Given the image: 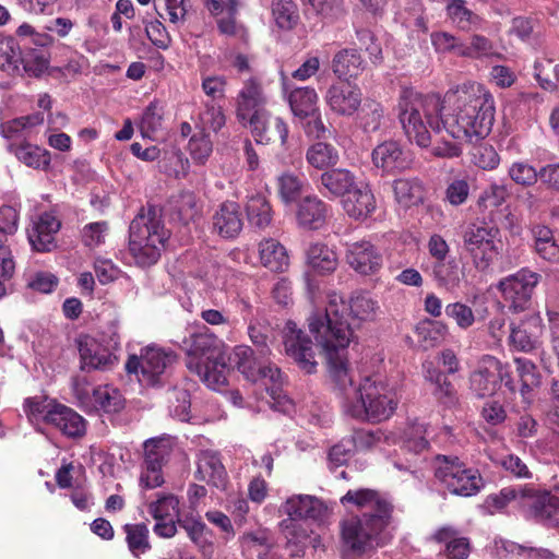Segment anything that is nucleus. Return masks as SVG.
I'll return each instance as SVG.
<instances>
[{"label": "nucleus", "instance_id": "obj_1", "mask_svg": "<svg viewBox=\"0 0 559 559\" xmlns=\"http://www.w3.org/2000/svg\"><path fill=\"white\" fill-rule=\"evenodd\" d=\"M452 112L440 118L442 109L436 95H421L413 90L402 93L399 100V120L406 136L420 147L431 144V132L443 130L460 142L486 138L495 120L492 95L475 82L457 86L447 93Z\"/></svg>", "mask_w": 559, "mask_h": 559}, {"label": "nucleus", "instance_id": "obj_2", "mask_svg": "<svg viewBox=\"0 0 559 559\" xmlns=\"http://www.w3.org/2000/svg\"><path fill=\"white\" fill-rule=\"evenodd\" d=\"M340 501L344 507L364 510L360 515H352L340 524L342 542L348 549L362 555L390 542L388 527L393 506L384 495L369 488L350 489Z\"/></svg>", "mask_w": 559, "mask_h": 559}, {"label": "nucleus", "instance_id": "obj_3", "mask_svg": "<svg viewBox=\"0 0 559 559\" xmlns=\"http://www.w3.org/2000/svg\"><path fill=\"white\" fill-rule=\"evenodd\" d=\"M308 326L325 355L329 379L345 413L346 402L357 394L358 386L347 359V347L353 341V329L340 316L334 304L324 311L311 313L308 318Z\"/></svg>", "mask_w": 559, "mask_h": 559}, {"label": "nucleus", "instance_id": "obj_4", "mask_svg": "<svg viewBox=\"0 0 559 559\" xmlns=\"http://www.w3.org/2000/svg\"><path fill=\"white\" fill-rule=\"evenodd\" d=\"M186 367L213 390L227 384L230 369L227 365L226 346L206 326L199 328L182 340Z\"/></svg>", "mask_w": 559, "mask_h": 559}, {"label": "nucleus", "instance_id": "obj_5", "mask_svg": "<svg viewBox=\"0 0 559 559\" xmlns=\"http://www.w3.org/2000/svg\"><path fill=\"white\" fill-rule=\"evenodd\" d=\"M169 238L162 211L154 205L142 206L129 227V251L138 265L155 264Z\"/></svg>", "mask_w": 559, "mask_h": 559}, {"label": "nucleus", "instance_id": "obj_6", "mask_svg": "<svg viewBox=\"0 0 559 559\" xmlns=\"http://www.w3.org/2000/svg\"><path fill=\"white\" fill-rule=\"evenodd\" d=\"M395 391L377 374L365 377L357 386V394L347 400L345 414L369 421H381L391 417L397 406Z\"/></svg>", "mask_w": 559, "mask_h": 559}, {"label": "nucleus", "instance_id": "obj_7", "mask_svg": "<svg viewBox=\"0 0 559 559\" xmlns=\"http://www.w3.org/2000/svg\"><path fill=\"white\" fill-rule=\"evenodd\" d=\"M462 239L463 248L479 271L487 270L500 254L502 246L500 230L492 224L471 223L464 228Z\"/></svg>", "mask_w": 559, "mask_h": 559}, {"label": "nucleus", "instance_id": "obj_8", "mask_svg": "<svg viewBox=\"0 0 559 559\" xmlns=\"http://www.w3.org/2000/svg\"><path fill=\"white\" fill-rule=\"evenodd\" d=\"M435 476L450 493L455 496H475L484 486L479 472L466 467L457 457L438 455Z\"/></svg>", "mask_w": 559, "mask_h": 559}, {"label": "nucleus", "instance_id": "obj_9", "mask_svg": "<svg viewBox=\"0 0 559 559\" xmlns=\"http://www.w3.org/2000/svg\"><path fill=\"white\" fill-rule=\"evenodd\" d=\"M49 58L45 50L26 48L20 45L16 37H0V67L11 74L22 70L33 78H39L48 71Z\"/></svg>", "mask_w": 559, "mask_h": 559}, {"label": "nucleus", "instance_id": "obj_10", "mask_svg": "<svg viewBox=\"0 0 559 559\" xmlns=\"http://www.w3.org/2000/svg\"><path fill=\"white\" fill-rule=\"evenodd\" d=\"M176 360L177 356L171 350L146 346L141 349L140 356H129L126 370L128 373H135L141 384L156 386L164 383L167 369Z\"/></svg>", "mask_w": 559, "mask_h": 559}, {"label": "nucleus", "instance_id": "obj_11", "mask_svg": "<svg viewBox=\"0 0 559 559\" xmlns=\"http://www.w3.org/2000/svg\"><path fill=\"white\" fill-rule=\"evenodd\" d=\"M257 352L247 345H238L234 348L233 360L238 371L249 381L257 382L258 380L269 379L274 386L269 390L272 399L276 401L285 411V405L290 404L286 396H281L277 384L281 383L282 372L273 364L267 361V358H261L260 355L255 356Z\"/></svg>", "mask_w": 559, "mask_h": 559}, {"label": "nucleus", "instance_id": "obj_12", "mask_svg": "<svg viewBox=\"0 0 559 559\" xmlns=\"http://www.w3.org/2000/svg\"><path fill=\"white\" fill-rule=\"evenodd\" d=\"M72 392L78 404L85 412L114 414L124 406L120 391L110 385L93 386L85 377L72 379Z\"/></svg>", "mask_w": 559, "mask_h": 559}, {"label": "nucleus", "instance_id": "obj_13", "mask_svg": "<svg viewBox=\"0 0 559 559\" xmlns=\"http://www.w3.org/2000/svg\"><path fill=\"white\" fill-rule=\"evenodd\" d=\"M174 445L171 437H157L144 442V461L139 480L142 489H154L164 484L163 467L168 462Z\"/></svg>", "mask_w": 559, "mask_h": 559}, {"label": "nucleus", "instance_id": "obj_14", "mask_svg": "<svg viewBox=\"0 0 559 559\" xmlns=\"http://www.w3.org/2000/svg\"><path fill=\"white\" fill-rule=\"evenodd\" d=\"M502 382L511 392H515L508 368L490 355L483 356L469 374V389L477 397L495 394Z\"/></svg>", "mask_w": 559, "mask_h": 559}, {"label": "nucleus", "instance_id": "obj_15", "mask_svg": "<svg viewBox=\"0 0 559 559\" xmlns=\"http://www.w3.org/2000/svg\"><path fill=\"white\" fill-rule=\"evenodd\" d=\"M540 275L527 269L507 276L499 283V289L508 308L514 312L527 310L532 304L533 290Z\"/></svg>", "mask_w": 559, "mask_h": 559}, {"label": "nucleus", "instance_id": "obj_16", "mask_svg": "<svg viewBox=\"0 0 559 559\" xmlns=\"http://www.w3.org/2000/svg\"><path fill=\"white\" fill-rule=\"evenodd\" d=\"M522 511L548 527L559 528V485L549 491L536 492L525 488Z\"/></svg>", "mask_w": 559, "mask_h": 559}, {"label": "nucleus", "instance_id": "obj_17", "mask_svg": "<svg viewBox=\"0 0 559 559\" xmlns=\"http://www.w3.org/2000/svg\"><path fill=\"white\" fill-rule=\"evenodd\" d=\"M323 99L328 108L338 117H352L358 112L362 103V92L348 81L332 83L325 91Z\"/></svg>", "mask_w": 559, "mask_h": 559}, {"label": "nucleus", "instance_id": "obj_18", "mask_svg": "<svg viewBox=\"0 0 559 559\" xmlns=\"http://www.w3.org/2000/svg\"><path fill=\"white\" fill-rule=\"evenodd\" d=\"M285 353L306 373H313L317 369V361L311 340L297 328L293 321H288L284 329Z\"/></svg>", "mask_w": 559, "mask_h": 559}, {"label": "nucleus", "instance_id": "obj_19", "mask_svg": "<svg viewBox=\"0 0 559 559\" xmlns=\"http://www.w3.org/2000/svg\"><path fill=\"white\" fill-rule=\"evenodd\" d=\"M267 97L261 82L257 78L246 80L236 97V117L238 121L247 127L257 111H265Z\"/></svg>", "mask_w": 559, "mask_h": 559}, {"label": "nucleus", "instance_id": "obj_20", "mask_svg": "<svg viewBox=\"0 0 559 559\" xmlns=\"http://www.w3.org/2000/svg\"><path fill=\"white\" fill-rule=\"evenodd\" d=\"M255 141L266 144L280 140L281 145L285 146L288 138V127L281 117H273L267 110L257 111V114L247 121Z\"/></svg>", "mask_w": 559, "mask_h": 559}, {"label": "nucleus", "instance_id": "obj_21", "mask_svg": "<svg viewBox=\"0 0 559 559\" xmlns=\"http://www.w3.org/2000/svg\"><path fill=\"white\" fill-rule=\"evenodd\" d=\"M332 304L337 307L340 316L352 326L353 331L358 328L361 322L373 320L379 309L377 300L365 293L353 295L348 306L343 302L338 306L334 298L330 301L325 310L330 308Z\"/></svg>", "mask_w": 559, "mask_h": 559}, {"label": "nucleus", "instance_id": "obj_22", "mask_svg": "<svg viewBox=\"0 0 559 559\" xmlns=\"http://www.w3.org/2000/svg\"><path fill=\"white\" fill-rule=\"evenodd\" d=\"M346 262L357 273L371 275L382 266V254L369 241L348 243L346 248Z\"/></svg>", "mask_w": 559, "mask_h": 559}, {"label": "nucleus", "instance_id": "obj_23", "mask_svg": "<svg viewBox=\"0 0 559 559\" xmlns=\"http://www.w3.org/2000/svg\"><path fill=\"white\" fill-rule=\"evenodd\" d=\"M241 0H206L207 11L217 16V25L224 35H243L248 32L246 26L238 22L236 13Z\"/></svg>", "mask_w": 559, "mask_h": 559}, {"label": "nucleus", "instance_id": "obj_24", "mask_svg": "<svg viewBox=\"0 0 559 559\" xmlns=\"http://www.w3.org/2000/svg\"><path fill=\"white\" fill-rule=\"evenodd\" d=\"M543 325L538 314H528L519 325L511 324L510 343L520 352L530 353L539 345Z\"/></svg>", "mask_w": 559, "mask_h": 559}, {"label": "nucleus", "instance_id": "obj_25", "mask_svg": "<svg viewBox=\"0 0 559 559\" xmlns=\"http://www.w3.org/2000/svg\"><path fill=\"white\" fill-rule=\"evenodd\" d=\"M282 511L287 515V519L296 520H321L326 514V507L324 503L309 495H297L288 498L282 506Z\"/></svg>", "mask_w": 559, "mask_h": 559}, {"label": "nucleus", "instance_id": "obj_26", "mask_svg": "<svg viewBox=\"0 0 559 559\" xmlns=\"http://www.w3.org/2000/svg\"><path fill=\"white\" fill-rule=\"evenodd\" d=\"M357 185L355 175L345 168H333L321 174L318 189L328 199L344 198Z\"/></svg>", "mask_w": 559, "mask_h": 559}, {"label": "nucleus", "instance_id": "obj_27", "mask_svg": "<svg viewBox=\"0 0 559 559\" xmlns=\"http://www.w3.org/2000/svg\"><path fill=\"white\" fill-rule=\"evenodd\" d=\"M82 369L106 370L117 361V357L95 338L83 336L79 341Z\"/></svg>", "mask_w": 559, "mask_h": 559}, {"label": "nucleus", "instance_id": "obj_28", "mask_svg": "<svg viewBox=\"0 0 559 559\" xmlns=\"http://www.w3.org/2000/svg\"><path fill=\"white\" fill-rule=\"evenodd\" d=\"M423 374L426 381L433 385L432 394L445 407H453L459 403L457 392L444 372L432 361L423 364Z\"/></svg>", "mask_w": 559, "mask_h": 559}, {"label": "nucleus", "instance_id": "obj_29", "mask_svg": "<svg viewBox=\"0 0 559 559\" xmlns=\"http://www.w3.org/2000/svg\"><path fill=\"white\" fill-rule=\"evenodd\" d=\"M194 476L199 481H204L216 488H224L227 480V474L219 456L209 450L198 454Z\"/></svg>", "mask_w": 559, "mask_h": 559}, {"label": "nucleus", "instance_id": "obj_30", "mask_svg": "<svg viewBox=\"0 0 559 559\" xmlns=\"http://www.w3.org/2000/svg\"><path fill=\"white\" fill-rule=\"evenodd\" d=\"M329 205L317 195L302 198L296 212L298 225L307 229H320L326 222Z\"/></svg>", "mask_w": 559, "mask_h": 559}, {"label": "nucleus", "instance_id": "obj_31", "mask_svg": "<svg viewBox=\"0 0 559 559\" xmlns=\"http://www.w3.org/2000/svg\"><path fill=\"white\" fill-rule=\"evenodd\" d=\"M214 229L223 238H235L242 230L243 221L239 204L224 202L213 215Z\"/></svg>", "mask_w": 559, "mask_h": 559}, {"label": "nucleus", "instance_id": "obj_32", "mask_svg": "<svg viewBox=\"0 0 559 559\" xmlns=\"http://www.w3.org/2000/svg\"><path fill=\"white\" fill-rule=\"evenodd\" d=\"M60 228V222L49 213L41 214L27 230L32 247L37 251H49L55 242V235Z\"/></svg>", "mask_w": 559, "mask_h": 559}, {"label": "nucleus", "instance_id": "obj_33", "mask_svg": "<svg viewBox=\"0 0 559 559\" xmlns=\"http://www.w3.org/2000/svg\"><path fill=\"white\" fill-rule=\"evenodd\" d=\"M346 214L354 219H364L376 210V200L367 186H355L343 199Z\"/></svg>", "mask_w": 559, "mask_h": 559}, {"label": "nucleus", "instance_id": "obj_34", "mask_svg": "<svg viewBox=\"0 0 559 559\" xmlns=\"http://www.w3.org/2000/svg\"><path fill=\"white\" fill-rule=\"evenodd\" d=\"M372 162L376 167L386 173L404 169L407 160L401 145L396 141H385L374 147Z\"/></svg>", "mask_w": 559, "mask_h": 559}, {"label": "nucleus", "instance_id": "obj_35", "mask_svg": "<svg viewBox=\"0 0 559 559\" xmlns=\"http://www.w3.org/2000/svg\"><path fill=\"white\" fill-rule=\"evenodd\" d=\"M49 425L70 438H78L85 433L84 418L62 404H59L56 413L50 416Z\"/></svg>", "mask_w": 559, "mask_h": 559}, {"label": "nucleus", "instance_id": "obj_36", "mask_svg": "<svg viewBox=\"0 0 559 559\" xmlns=\"http://www.w3.org/2000/svg\"><path fill=\"white\" fill-rule=\"evenodd\" d=\"M261 263L273 272H284L289 264L285 247L275 239H264L259 245Z\"/></svg>", "mask_w": 559, "mask_h": 559}, {"label": "nucleus", "instance_id": "obj_37", "mask_svg": "<svg viewBox=\"0 0 559 559\" xmlns=\"http://www.w3.org/2000/svg\"><path fill=\"white\" fill-rule=\"evenodd\" d=\"M332 70L341 81L357 78L362 70L361 57L355 49H343L334 56Z\"/></svg>", "mask_w": 559, "mask_h": 559}, {"label": "nucleus", "instance_id": "obj_38", "mask_svg": "<svg viewBox=\"0 0 559 559\" xmlns=\"http://www.w3.org/2000/svg\"><path fill=\"white\" fill-rule=\"evenodd\" d=\"M308 265L319 274H329L337 267L336 253L324 243H312L307 250Z\"/></svg>", "mask_w": 559, "mask_h": 559}, {"label": "nucleus", "instance_id": "obj_39", "mask_svg": "<svg viewBox=\"0 0 559 559\" xmlns=\"http://www.w3.org/2000/svg\"><path fill=\"white\" fill-rule=\"evenodd\" d=\"M289 106L294 116L305 119L318 111V94L312 87H298L288 96Z\"/></svg>", "mask_w": 559, "mask_h": 559}, {"label": "nucleus", "instance_id": "obj_40", "mask_svg": "<svg viewBox=\"0 0 559 559\" xmlns=\"http://www.w3.org/2000/svg\"><path fill=\"white\" fill-rule=\"evenodd\" d=\"M433 538L445 544V555L449 559H466L469 554L467 538L459 537L451 527H442L436 532Z\"/></svg>", "mask_w": 559, "mask_h": 559}, {"label": "nucleus", "instance_id": "obj_41", "mask_svg": "<svg viewBox=\"0 0 559 559\" xmlns=\"http://www.w3.org/2000/svg\"><path fill=\"white\" fill-rule=\"evenodd\" d=\"M9 151L28 167L47 168L50 164V153L29 143L10 144Z\"/></svg>", "mask_w": 559, "mask_h": 559}, {"label": "nucleus", "instance_id": "obj_42", "mask_svg": "<svg viewBox=\"0 0 559 559\" xmlns=\"http://www.w3.org/2000/svg\"><path fill=\"white\" fill-rule=\"evenodd\" d=\"M415 332L420 345L428 349L440 345L444 341L448 326L441 321L424 320L417 324Z\"/></svg>", "mask_w": 559, "mask_h": 559}, {"label": "nucleus", "instance_id": "obj_43", "mask_svg": "<svg viewBox=\"0 0 559 559\" xmlns=\"http://www.w3.org/2000/svg\"><path fill=\"white\" fill-rule=\"evenodd\" d=\"M306 159L310 166L317 169H324L337 164L338 152L329 143L317 142L307 150Z\"/></svg>", "mask_w": 559, "mask_h": 559}, {"label": "nucleus", "instance_id": "obj_44", "mask_svg": "<svg viewBox=\"0 0 559 559\" xmlns=\"http://www.w3.org/2000/svg\"><path fill=\"white\" fill-rule=\"evenodd\" d=\"M128 549L135 557L147 552L151 549L148 540L150 531L144 523L123 525Z\"/></svg>", "mask_w": 559, "mask_h": 559}, {"label": "nucleus", "instance_id": "obj_45", "mask_svg": "<svg viewBox=\"0 0 559 559\" xmlns=\"http://www.w3.org/2000/svg\"><path fill=\"white\" fill-rule=\"evenodd\" d=\"M395 200L404 207L416 205L423 201V186L415 180L397 179L393 183Z\"/></svg>", "mask_w": 559, "mask_h": 559}, {"label": "nucleus", "instance_id": "obj_46", "mask_svg": "<svg viewBox=\"0 0 559 559\" xmlns=\"http://www.w3.org/2000/svg\"><path fill=\"white\" fill-rule=\"evenodd\" d=\"M432 274L438 284L449 292L459 288L463 278L462 271L453 260L436 262Z\"/></svg>", "mask_w": 559, "mask_h": 559}, {"label": "nucleus", "instance_id": "obj_47", "mask_svg": "<svg viewBox=\"0 0 559 559\" xmlns=\"http://www.w3.org/2000/svg\"><path fill=\"white\" fill-rule=\"evenodd\" d=\"M246 210L248 219L253 226L263 229L270 225L272 210L265 197L260 194L250 197Z\"/></svg>", "mask_w": 559, "mask_h": 559}, {"label": "nucleus", "instance_id": "obj_48", "mask_svg": "<svg viewBox=\"0 0 559 559\" xmlns=\"http://www.w3.org/2000/svg\"><path fill=\"white\" fill-rule=\"evenodd\" d=\"M276 183L278 195L285 204L295 202L305 187V180L292 171L282 173L277 177Z\"/></svg>", "mask_w": 559, "mask_h": 559}, {"label": "nucleus", "instance_id": "obj_49", "mask_svg": "<svg viewBox=\"0 0 559 559\" xmlns=\"http://www.w3.org/2000/svg\"><path fill=\"white\" fill-rule=\"evenodd\" d=\"M359 126L365 133H373L380 130L384 120L382 105L374 99H367L358 116Z\"/></svg>", "mask_w": 559, "mask_h": 559}, {"label": "nucleus", "instance_id": "obj_50", "mask_svg": "<svg viewBox=\"0 0 559 559\" xmlns=\"http://www.w3.org/2000/svg\"><path fill=\"white\" fill-rule=\"evenodd\" d=\"M272 13L276 25L283 32L293 31L299 20L297 7L292 0H273Z\"/></svg>", "mask_w": 559, "mask_h": 559}, {"label": "nucleus", "instance_id": "obj_51", "mask_svg": "<svg viewBox=\"0 0 559 559\" xmlns=\"http://www.w3.org/2000/svg\"><path fill=\"white\" fill-rule=\"evenodd\" d=\"M514 364L522 383L521 395L524 401L528 402L530 392L540 383V376L536 366L526 358H515Z\"/></svg>", "mask_w": 559, "mask_h": 559}, {"label": "nucleus", "instance_id": "obj_52", "mask_svg": "<svg viewBox=\"0 0 559 559\" xmlns=\"http://www.w3.org/2000/svg\"><path fill=\"white\" fill-rule=\"evenodd\" d=\"M448 15L461 31H474L473 26L479 23V17L465 7L463 0H452L447 7Z\"/></svg>", "mask_w": 559, "mask_h": 559}, {"label": "nucleus", "instance_id": "obj_53", "mask_svg": "<svg viewBox=\"0 0 559 559\" xmlns=\"http://www.w3.org/2000/svg\"><path fill=\"white\" fill-rule=\"evenodd\" d=\"M525 487L512 488L507 487L499 491V493L490 495L486 499V508L491 514L502 511L509 502L514 501L522 509V493Z\"/></svg>", "mask_w": 559, "mask_h": 559}, {"label": "nucleus", "instance_id": "obj_54", "mask_svg": "<svg viewBox=\"0 0 559 559\" xmlns=\"http://www.w3.org/2000/svg\"><path fill=\"white\" fill-rule=\"evenodd\" d=\"M58 403L44 396H35L26 400L25 412L31 419H43L46 424L50 423V416L56 413Z\"/></svg>", "mask_w": 559, "mask_h": 559}, {"label": "nucleus", "instance_id": "obj_55", "mask_svg": "<svg viewBox=\"0 0 559 559\" xmlns=\"http://www.w3.org/2000/svg\"><path fill=\"white\" fill-rule=\"evenodd\" d=\"M248 334L257 348V354L260 355L261 358H269L272 353L270 345L273 343L271 328L260 323H250Z\"/></svg>", "mask_w": 559, "mask_h": 559}, {"label": "nucleus", "instance_id": "obj_56", "mask_svg": "<svg viewBox=\"0 0 559 559\" xmlns=\"http://www.w3.org/2000/svg\"><path fill=\"white\" fill-rule=\"evenodd\" d=\"M198 214L197 198L191 192H181L173 201V215L183 224L193 221Z\"/></svg>", "mask_w": 559, "mask_h": 559}, {"label": "nucleus", "instance_id": "obj_57", "mask_svg": "<svg viewBox=\"0 0 559 559\" xmlns=\"http://www.w3.org/2000/svg\"><path fill=\"white\" fill-rule=\"evenodd\" d=\"M179 512V500L174 495L158 497L148 504V513L156 520L173 519Z\"/></svg>", "mask_w": 559, "mask_h": 559}, {"label": "nucleus", "instance_id": "obj_58", "mask_svg": "<svg viewBox=\"0 0 559 559\" xmlns=\"http://www.w3.org/2000/svg\"><path fill=\"white\" fill-rule=\"evenodd\" d=\"M472 163L484 170H492L498 167L500 157L493 146L479 144L471 151Z\"/></svg>", "mask_w": 559, "mask_h": 559}, {"label": "nucleus", "instance_id": "obj_59", "mask_svg": "<svg viewBox=\"0 0 559 559\" xmlns=\"http://www.w3.org/2000/svg\"><path fill=\"white\" fill-rule=\"evenodd\" d=\"M510 178L520 186L531 187L534 186L539 179V170L527 162H514L508 170Z\"/></svg>", "mask_w": 559, "mask_h": 559}, {"label": "nucleus", "instance_id": "obj_60", "mask_svg": "<svg viewBox=\"0 0 559 559\" xmlns=\"http://www.w3.org/2000/svg\"><path fill=\"white\" fill-rule=\"evenodd\" d=\"M444 312L445 316L452 319L462 330H467L475 323L473 309L461 301L448 304L444 308Z\"/></svg>", "mask_w": 559, "mask_h": 559}, {"label": "nucleus", "instance_id": "obj_61", "mask_svg": "<svg viewBox=\"0 0 559 559\" xmlns=\"http://www.w3.org/2000/svg\"><path fill=\"white\" fill-rule=\"evenodd\" d=\"M162 108L157 102H152L145 108L140 129L143 136L152 138L162 128Z\"/></svg>", "mask_w": 559, "mask_h": 559}, {"label": "nucleus", "instance_id": "obj_62", "mask_svg": "<svg viewBox=\"0 0 559 559\" xmlns=\"http://www.w3.org/2000/svg\"><path fill=\"white\" fill-rule=\"evenodd\" d=\"M178 525L183 528L195 545L202 546L207 542L210 530L200 519L193 516H186L178 520Z\"/></svg>", "mask_w": 559, "mask_h": 559}, {"label": "nucleus", "instance_id": "obj_63", "mask_svg": "<svg viewBox=\"0 0 559 559\" xmlns=\"http://www.w3.org/2000/svg\"><path fill=\"white\" fill-rule=\"evenodd\" d=\"M188 150L194 162L203 164L212 153V141L209 134L204 131L193 134L189 141Z\"/></svg>", "mask_w": 559, "mask_h": 559}, {"label": "nucleus", "instance_id": "obj_64", "mask_svg": "<svg viewBox=\"0 0 559 559\" xmlns=\"http://www.w3.org/2000/svg\"><path fill=\"white\" fill-rule=\"evenodd\" d=\"M427 428L424 424H414L406 432L404 447L407 451L416 454L427 450L429 442L426 439Z\"/></svg>", "mask_w": 559, "mask_h": 559}]
</instances>
